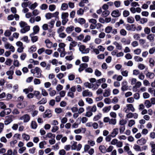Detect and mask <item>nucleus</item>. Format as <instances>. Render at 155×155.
I'll list each match as a JSON object with an SVG mask.
<instances>
[{"label": "nucleus", "mask_w": 155, "mask_h": 155, "mask_svg": "<svg viewBox=\"0 0 155 155\" xmlns=\"http://www.w3.org/2000/svg\"><path fill=\"white\" fill-rule=\"evenodd\" d=\"M31 72L36 78H40L41 76L42 71L41 68L38 67H36L34 69L31 70Z\"/></svg>", "instance_id": "1"}, {"label": "nucleus", "mask_w": 155, "mask_h": 155, "mask_svg": "<svg viewBox=\"0 0 155 155\" xmlns=\"http://www.w3.org/2000/svg\"><path fill=\"white\" fill-rule=\"evenodd\" d=\"M84 85L86 87L92 89L93 91H95L98 88L99 84H93L88 82H85L84 84Z\"/></svg>", "instance_id": "2"}, {"label": "nucleus", "mask_w": 155, "mask_h": 155, "mask_svg": "<svg viewBox=\"0 0 155 155\" xmlns=\"http://www.w3.org/2000/svg\"><path fill=\"white\" fill-rule=\"evenodd\" d=\"M123 110L125 112L128 113L130 111L132 112H134L135 109L132 104H129L126 105V107L124 108Z\"/></svg>", "instance_id": "3"}, {"label": "nucleus", "mask_w": 155, "mask_h": 155, "mask_svg": "<svg viewBox=\"0 0 155 155\" xmlns=\"http://www.w3.org/2000/svg\"><path fill=\"white\" fill-rule=\"evenodd\" d=\"M79 50L82 54H87L89 52V49L86 48L85 46L84 45H81L79 46Z\"/></svg>", "instance_id": "4"}, {"label": "nucleus", "mask_w": 155, "mask_h": 155, "mask_svg": "<svg viewBox=\"0 0 155 155\" xmlns=\"http://www.w3.org/2000/svg\"><path fill=\"white\" fill-rule=\"evenodd\" d=\"M30 119V117L29 115L28 114H25L21 117H20L19 120H23L24 123H27L28 122Z\"/></svg>", "instance_id": "5"}, {"label": "nucleus", "mask_w": 155, "mask_h": 155, "mask_svg": "<svg viewBox=\"0 0 155 155\" xmlns=\"http://www.w3.org/2000/svg\"><path fill=\"white\" fill-rule=\"evenodd\" d=\"M82 95L83 97L92 96V92L89 91L88 90H85L82 92Z\"/></svg>", "instance_id": "6"}, {"label": "nucleus", "mask_w": 155, "mask_h": 155, "mask_svg": "<svg viewBox=\"0 0 155 155\" xmlns=\"http://www.w3.org/2000/svg\"><path fill=\"white\" fill-rule=\"evenodd\" d=\"M66 45L64 43H60L58 45L59 48L57 49V51L59 52H61L65 51V47Z\"/></svg>", "instance_id": "7"}, {"label": "nucleus", "mask_w": 155, "mask_h": 155, "mask_svg": "<svg viewBox=\"0 0 155 155\" xmlns=\"http://www.w3.org/2000/svg\"><path fill=\"white\" fill-rule=\"evenodd\" d=\"M147 140L144 137H142L140 139L138 140L137 143L139 145L142 146L144 145L147 142Z\"/></svg>", "instance_id": "8"}, {"label": "nucleus", "mask_w": 155, "mask_h": 155, "mask_svg": "<svg viewBox=\"0 0 155 155\" xmlns=\"http://www.w3.org/2000/svg\"><path fill=\"white\" fill-rule=\"evenodd\" d=\"M155 35L151 33L148 35L147 36V38L149 40L150 42H153L155 39Z\"/></svg>", "instance_id": "9"}, {"label": "nucleus", "mask_w": 155, "mask_h": 155, "mask_svg": "<svg viewBox=\"0 0 155 155\" xmlns=\"http://www.w3.org/2000/svg\"><path fill=\"white\" fill-rule=\"evenodd\" d=\"M127 81L125 80L123 81L122 82V86L121 89L123 91H124L128 89V86H127Z\"/></svg>", "instance_id": "10"}, {"label": "nucleus", "mask_w": 155, "mask_h": 155, "mask_svg": "<svg viewBox=\"0 0 155 155\" xmlns=\"http://www.w3.org/2000/svg\"><path fill=\"white\" fill-rule=\"evenodd\" d=\"M22 28L20 30V32L22 33H25L28 31L30 29L29 26L27 25L25 27H21Z\"/></svg>", "instance_id": "11"}, {"label": "nucleus", "mask_w": 155, "mask_h": 155, "mask_svg": "<svg viewBox=\"0 0 155 155\" xmlns=\"http://www.w3.org/2000/svg\"><path fill=\"white\" fill-rule=\"evenodd\" d=\"M119 133V129L117 128H115L113 129L111 133V135L112 136V137L114 138Z\"/></svg>", "instance_id": "12"}, {"label": "nucleus", "mask_w": 155, "mask_h": 155, "mask_svg": "<svg viewBox=\"0 0 155 155\" xmlns=\"http://www.w3.org/2000/svg\"><path fill=\"white\" fill-rule=\"evenodd\" d=\"M52 116L51 111L49 110H47L43 115V117L44 118H49Z\"/></svg>", "instance_id": "13"}, {"label": "nucleus", "mask_w": 155, "mask_h": 155, "mask_svg": "<svg viewBox=\"0 0 155 155\" xmlns=\"http://www.w3.org/2000/svg\"><path fill=\"white\" fill-rule=\"evenodd\" d=\"M88 66V64L87 63H82L80 64V67L78 69V71L79 72L82 71L84 69L87 68Z\"/></svg>", "instance_id": "14"}, {"label": "nucleus", "mask_w": 155, "mask_h": 155, "mask_svg": "<svg viewBox=\"0 0 155 155\" xmlns=\"http://www.w3.org/2000/svg\"><path fill=\"white\" fill-rule=\"evenodd\" d=\"M142 85V83L140 81H137L135 85L133 87V90L134 91H136L137 88H140Z\"/></svg>", "instance_id": "15"}, {"label": "nucleus", "mask_w": 155, "mask_h": 155, "mask_svg": "<svg viewBox=\"0 0 155 155\" xmlns=\"http://www.w3.org/2000/svg\"><path fill=\"white\" fill-rule=\"evenodd\" d=\"M13 120L11 116H8L6 117V120L4 121L5 124L6 125H8Z\"/></svg>", "instance_id": "16"}, {"label": "nucleus", "mask_w": 155, "mask_h": 155, "mask_svg": "<svg viewBox=\"0 0 155 155\" xmlns=\"http://www.w3.org/2000/svg\"><path fill=\"white\" fill-rule=\"evenodd\" d=\"M74 20L75 22H78L81 25L84 24L86 22L85 19L83 18H79L78 19L75 18Z\"/></svg>", "instance_id": "17"}, {"label": "nucleus", "mask_w": 155, "mask_h": 155, "mask_svg": "<svg viewBox=\"0 0 155 155\" xmlns=\"http://www.w3.org/2000/svg\"><path fill=\"white\" fill-rule=\"evenodd\" d=\"M45 42L47 48H50L52 47V43L48 39H46Z\"/></svg>", "instance_id": "18"}, {"label": "nucleus", "mask_w": 155, "mask_h": 155, "mask_svg": "<svg viewBox=\"0 0 155 155\" xmlns=\"http://www.w3.org/2000/svg\"><path fill=\"white\" fill-rule=\"evenodd\" d=\"M111 15L114 17H117L120 15V13L119 11L117 10L113 11L111 13Z\"/></svg>", "instance_id": "19"}, {"label": "nucleus", "mask_w": 155, "mask_h": 155, "mask_svg": "<svg viewBox=\"0 0 155 155\" xmlns=\"http://www.w3.org/2000/svg\"><path fill=\"white\" fill-rule=\"evenodd\" d=\"M74 29V27L71 25L68 27L66 28L65 31L68 34L71 33Z\"/></svg>", "instance_id": "20"}, {"label": "nucleus", "mask_w": 155, "mask_h": 155, "mask_svg": "<svg viewBox=\"0 0 155 155\" xmlns=\"http://www.w3.org/2000/svg\"><path fill=\"white\" fill-rule=\"evenodd\" d=\"M146 77L150 79H153L155 76V74L153 72H148L146 74Z\"/></svg>", "instance_id": "21"}, {"label": "nucleus", "mask_w": 155, "mask_h": 155, "mask_svg": "<svg viewBox=\"0 0 155 155\" xmlns=\"http://www.w3.org/2000/svg\"><path fill=\"white\" fill-rule=\"evenodd\" d=\"M35 34H31L30 36L31 38V41L33 42H35L37 41L38 40V37L37 36H33Z\"/></svg>", "instance_id": "22"}, {"label": "nucleus", "mask_w": 155, "mask_h": 155, "mask_svg": "<svg viewBox=\"0 0 155 155\" xmlns=\"http://www.w3.org/2000/svg\"><path fill=\"white\" fill-rule=\"evenodd\" d=\"M99 149L100 151L102 153L106 152V149L105 146L103 145H101L99 146Z\"/></svg>", "instance_id": "23"}, {"label": "nucleus", "mask_w": 155, "mask_h": 155, "mask_svg": "<svg viewBox=\"0 0 155 155\" xmlns=\"http://www.w3.org/2000/svg\"><path fill=\"white\" fill-rule=\"evenodd\" d=\"M111 107V106L104 107L102 109V111L104 113H107L110 110Z\"/></svg>", "instance_id": "24"}, {"label": "nucleus", "mask_w": 155, "mask_h": 155, "mask_svg": "<svg viewBox=\"0 0 155 155\" xmlns=\"http://www.w3.org/2000/svg\"><path fill=\"white\" fill-rule=\"evenodd\" d=\"M33 94L38 100L41 98V95L40 94V92L38 91H34Z\"/></svg>", "instance_id": "25"}, {"label": "nucleus", "mask_w": 155, "mask_h": 155, "mask_svg": "<svg viewBox=\"0 0 155 155\" xmlns=\"http://www.w3.org/2000/svg\"><path fill=\"white\" fill-rule=\"evenodd\" d=\"M33 32L31 34H36L39 31V28L38 25L34 26L33 28Z\"/></svg>", "instance_id": "26"}, {"label": "nucleus", "mask_w": 155, "mask_h": 155, "mask_svg": "<svg viewBox=\"0 0 155 155\" xmlns=\"http://www.w3.org/2000/svg\"><path fill=\"white\" fill-rule=\"evenodd\" d=\"M22 137L23 139L26 141H28L30 139V136L28 135L25 133L22 134Z\"/></svg>", "instance_id": "27"}, {"label": "nucleus", "mask_w": 155, "mask_h": 155, "mask_svg": "<svg viewBox=\"0 0 155 155\" xmlns=\"http://www.w3.org/2000/svg\"><path fill=\"white\" fill-rule=\"evenodd\" d=\"M110 94V90L109 89H107L104 90V92L103 94L104 97H107L109 96Z\"/></svg>", "instance_id": "28"}, {"label": "nucleus", "mask_w": 155, "mask_h": 155, "mask_svg": "<svg viewBox=\"0 0 155 155\" xmlns=\"http://www.w3.org/2000/svg\"><path fill=\"white\" fill-rule=\"evenodd\" d=\"M144 104L146 108H148L150 107L152 105L151 104V103H150V102L148 100H145L144 102Z\"/></svg>", "instance_id": "29"}, {"label": "nucleus", "mask_w": 155, "mask_h": 155, "mask_svg": "<svg viewBox=\"0 0 155 155\" xmlns=\"http://www.w3.org/2000/svg\"><path fill=\"white\" fill-rule=\"evenodd\" d=\"M113 44L116 47L117 49L118 50H121L122 48V46L121 45L116 41L114 42Z\"/></svg>", "instance_id": "30"}, {"label": "nucleus", "mask_w": 155, "mask_h": 155, "mask_svg": "<svg viewBox=\"0 0 155 155\" xmlns=\"http://www.w3.org/2000/svg\"><path fill=\"white\" fill-rule=\"evenodd\" d=\"M121 42L125 44L129 45L130 43V41L129 39H126L125 38H123L121 40Z\"/></svg>", "instance_id": "31"}, {"label": "nucleus", "mask_w": 155, "mask_h": 155, "mask_svg": "<svg viewBox=\"0 0 155 155\" xmlns=\"http://www.w3.org/2000/svg\"><path fill=\"white\" fill-rule=\"evenodd\" d=\"M47 102V99L46 98H42L41 101L37 103L38 105L44 104H45Z\"/></svg>", "instance_id": "32"}, {"label": "nucleus", "mask_w": 155, "mask_h": 155, "mask_svg": "<svg viewBox=\"0 0 155 155\" xmlns=\"http://www.w3.org/2000/svg\"><path fill=\"white\" fill-rule=\"evenodd\" d=\"M37 50V48L35 45L31 46L28 50V51L31 53L35 52Z\"/></svg>", "instance_id": "33"}, {"label": "nucleus", "mask_w": 155, "mask_h": 155, "mask_svg": "<svg viewBox=\"0 0 155 155\" xmlns=\"http://www.w3.org/2000/svg\"><path fill=\"white\" fill-rule=\"evenodd\" d=\"M134 27V25L132 24L130 25L129 24H127L125 26L126 29L128 31L131 30Z\"/></svg>", "instance_id": "34"}, {"label": "nucleus", "mask_w": 155, "mask_h": 155, "mask_svg": "<svg viewBox=\"0 0 155 155\" xmlns=\"http://www.w3.org/2000/svg\"><path fill=\"white\" fill-rule=\"evenodd\" d=\"M52 89L51 88H49L48 91L49 92V95L51 96H54L56 94V91L54 90H51Z\"/></svg>", "instance_id": "35"}, {"label": "nucleus", "mask_w": 155, "mask_h": 155, "mask_svg": "<svg viewBox=\"0 0 155 155\" xmlns=\"http://www.w3.org/2000/svg\"><path fill=\"white\" fill-rule=\"evenodd\" d=\"M133 148L135 151H137L140 152L142 150L141 147L139 145L135 144Z\"/></svg>", "instance_id": "36"}, {"label": "nucleus", "mask_w": 155, "mask_h": 155, "mask_svg": "<svg viewBox=\"0 0 155 155\" xmlns=\"http://www.w3.org/2000/svg\"><path fill=\"white\" fill-rule=\"evenodd\" d=\"M112 30V27L110 26H108L105 29V32L107 34L110 33Z\"/></svg>", "instance_id": "37"}, {"label": "nucleus", "mask_w": 155, "mask_h": 155, "mask_svg": "<svg viewBox=\"0 0 155 155\" xmlns=\"http://www.w3.org/2000/svg\"><path fill=\"white\" fill-rule=\"evenodd\" d=\"M64 29V27L63 26H61L59 27L57 30V32L58 34L63 32Z\"/></svg>", "instance_id": "38"}, {"label": "nucleus", "mask_w": 155, "mask_h": 155, "mask_svg": "<svg viewBox=\"0 0 155 155\" xmlns=\"http://www.w3.org/2000/svg\"><path fill=\"white\" fill-rule=\"evenodd\" d=\"M106 81V79L105 78H101L97 80L96 81V84H99L100 85L101 83L105 82Z\"/></svg>", "instance_id": "39"}, {"label": "nucleus", "mask_w": 155, "mask_h": 155, "mask_svg": "<svg viewBox=\"0 0 155 155\" xmlns=\"http://www.w3.org/2000/svg\"><path fill=\"white\" fill-rule=\"evenodd\" d=\"M134 59L137 62H141L143 60L142 58L139 56H134Z\"/></svg>", "instance_id": "40"}, {"label": "nucleus", "mask_w": 155, "mask_h": 155, "mask_svg": "<svg viewBox=\"0 0 155 155\" xmlns=\"http://www.w3.org/2000/svg\"><path fill=\"white\" fill-rule=\"evenodd\" d=\"M68 8V4L66 3H63L61 6V9L62 10H65Z\"/></svg>", "instance_id": "41"}, {"label": "nucleus", "mask_w": 155, "mask_h": 155, "mask_svg": "<svg viewBox=\"0 0 155 155\" xmlns=\"http://www.w3.org/2000/svg\"><path fill=\"white\" fill-rule=\"evenodd\" d=\"M31 127L32 129H36L37 127V124L36 122L35 121H32L31 123Z\"/></svg>", "instance_id": "42"}, {"label": "nucleus", "mask_w": 155, "mask_h": 155, "mask_svg": "<svg viewBox=\"0 0 155 155\" xmlns=\"http://www.w3.org/2000/svg\"><path fill=\"white\" fill-rule=\"evenodd\" d=\"M135 123L134 120H129L128 122V125L129 127H132Z\"/></svg>", "instance_id": "43"}, {"label": "nucleus", "mask_w": 155, "mask_h": 155, "mask_svg": "<svg viewBox=\"0 0 155 155\" xmlns=\"http://www.w3.org/2000/svg\"><path fill=\"white\" fill-rule=\"evenodd\" d=\"M77 142L76 141H73V143L71 146V149L72 150H76Z\"/></svg>", "instance_id": "44"}, {"label": "nucleus", "mask_w": 155, "mask_h": 155, "mask_svg": "<svg viewBox=\"0 0 155 155\" xmlns=\"http://www.w3.org/2000/svg\"><path fill=\"white\" fill-rule=\"evenodd\" d=\"M110 13V12L108 10H105L103 12L102 15L103 17H105L108 16Z\"/></svg>", "instance_id": "45"}, {"label": "nucleus", "mask_w": 155, "mask_h": 155, "mask_svg": "<svg viewBox=\"0 0 155 155\" xmlns=\"http://www.w3.org/2000/svg\"><path fill=\"white\" fill-rule=\"evenodd\" d=\"M31 3L29 2H23L21 4V6L22 8H27L29 4H30Z\"/></svg>", "instance_id": "46"}, {"label": "nucleus", "mask_w": 155, "mask_h": 155, "mask_svg": "<svg viewBox=\"0 0 155 155\" xmlns=\"http://www.w3.org/2000/svg\"><path fill=\"white\" fill-rule=\"evenodd\" d=\"M130 6L131 7H135L137 6H139L140 5L137 2L132 1L130 3Z\"/></svg>", "instance_id": "47"}, {"label": "nucleus", "mask_w": 155, "mask_h": 155, "mask_svg": "<svg viewBox=\"0 0 155 155\" xmlns=\"http://www.w3.org/2000/svg\"><path fill=\"white\" fill-rule=\"evenodd\" d=\"M120 34L122 36H125L127 34V32L124 29H121L120 31Z\"/></svg>", "instance_id": "48"}, {"label": "nucleus", "mask_w": 155, "mask_h": 155, "mask_svg": "<svg viewBox=\"0 0 155 155\" xmlns=\"http://www.w3.org/2000/svg\"><path fill=\"white\" fill-rule=\"evenodd\" d=\"M91 39V36L89 35H86L84 38L83 40V41L84 42L86 43L88 41H90Z\"/></svg>", "instance_id": "49"}, {"label": "nucleus", "mask_w": 155, "mask_h": 155, "mask_svg": "<svg viewBox=\"0 0 155 155\" xmlns=\"http://www.w3.org/2000/svg\"><path fill=\"white\" fill-rule=\"evenodd\" d=\"M12 61V60L11 59L8 58L5 61V64L6 65L10 66L11 65Z\"/></svg>", "instance_id": "50"}, {"label": "nucleus", "mask_w": 155, "mask_h": 155, "mask_svg": "<svg viewBox=\"0 0 155 155\" xmlns=\"http://www.w3.org/2000/svg\"><path fill=\"white\" fill-rule=\"evenodd\" d=\"M84 10L81 8H80L77 12L78 15H82L84 13Z\"/></svg>", "instance_id": "51"}, {"label": "nucleus", "mask_w": 155, "mask_h": 155, "mask_svg": "<svg viewBox=\"0 0 155 155\" xmlns=\"http://www.w3.org/2000/svg\"><path fill=\"white\" fill-rule=\"evenodd\" d=\"M101 114H99L95 116L93 120L95 121H97L99 120L101 117Z\"/></svg>", "instance_id": "52"}, {"label": "nucleus", "mask_w": 155, "mask_h": 155, "mask_svg": "<svg viewBox=\"0 0 155 155\" xmlns=\"http://www.w3.org/2000/svg\"><path fill=\"white\" fill-rule=\"evenodd\" d=\"M58 34V36L61 38H64L67 36L66 34L64 32L60 33Z\"/></svg>", "instance_id": "53"}, {"label": "nucleus", "mask_w": 155, "mask_h": 155, "mask_svg": "<svg viewBox=\"0 0 155 155\" xmlns=\"http://www.w3.org/2000/svg\"><path fill=\"white\" fill-rule=\"evenodd\" d=\"M69 14L68 12H62L61 13V18H67L68 17Z\"/></svg>", "instance_id": "54"}, {"label": "nucleus", "mask_w": 155, "mask_h": 155, "mask_svg": "<svg viewBox=\"0 0 155 155\" xmlns=\"http://www.w3.org/2000/svg\"><path fill=\"white\" fill-rule=\"evenodd\" d=\"M117 120L115 119H111L110 120L109 124H110L114 125L116 124Z\"/></svg>", "instance_id": "55"}, {"label": "nucleus", "mask_w": 155, "mask_h": 155, "mask_svg": "<svg viewBox=\"0 0 155 155\" xmlns=\"http://www.w3.org/2000/svg\"><path fill=\"white\" fill-rule=\"evenodd\" d=\"M144 32L146 34L148 35L150 34V29L148 27H146L144 28Z\"/></svg>", "instance_id": "56"}, {"label": "nucleus", "mask_w": 155, "mask_h": 155, "mask_svg": "<svg viewBox=\"0 0 155 155\" xmlns=\"http://www.w3.org/2000/svg\"><path fill=\"white\" fill-rule=\"evenodd\" d=\"M45 17L47 19H49L53 17L52 13H48L46 14Z\"/></svg>", "instance_id": "57"}, {"label": "nucleus", "mask_w": 155, "mask_h": 155, "mask_svg": "<svg viewBox=\"0 0 155 155\" xmlns=\"http://www.w3.org/2000/svg\"><path fill=\"white\" fill-rule=\"evenodd\" d=\"M38 5V3L35 2L34 3L32 4L29 7V8L33 10Z\"/></svg>", "instance_id": "58"}, {"label": "nucleus", "mask_w": 155, "mask_h": 155, "mask_svg": "<svg viewBox=\"0 0 155 155\" xmlns=\"http://www.w3.org/2000/svg\"><path fill=\"white\" fill-rule=\"evenodd\" d=\"M82 61L83 62H87L89 61V57L88 56H84L82 58Z\"/></svg>", "instance_id": "59"}, {"label": "nucleus", "mask_w": 155, "mask_h": 155, "mask_svg": "<svg viewBox=\"0 0 155 155\" xmlns=\"http://www.w3.org/2000/svg\"><path fill=\"white\" fill-rule=\"evenodd\" d=\"M82 137L80 135H76L75 136V140L77 141H80L82 139Z\"/></svg>", "instance_id": "60"}, {"label": "nucleus", "mask_w": 155, "mask_h": 155, "mask_svg": "<svg viewBox=\"0 0 155 155\" xmlns=\"http://www.w3.org/2000/svg\"><path fill=\"white\" fill-rule=\"evenodd\" d=\"M19 61L17 60H14V61L13 65L16 67H18L20 65Z\"/></svg>", "instance_id": "61"}, {"label": "nucleus", "mask_w": 155, "mask_h": 155, "mask_svg": "<svg viewBox=\"0 0 155 155\" xmlns=\"http://www.w3.org/2000/svg\"><path fill=\"white\" fill-rule=\"evenodd\" d=\"M150 65L151 66H153L155 63V60L153 58H150L149 60Z\"/></svg>", "instance_id": "62"}, {"label": "nucleus", "mask_w": 155, "mask_h": 155, "mask_svg": "<svg viewBox=\"0 0 155 155\" xmlns=\"http://www.w3.org/2000/svg\"><path fill=\"white\" fill-rule=\"evenodd\" d=\"M17 107L19 108H22L25 107V105L24 103H19L17 105Z\"/></svg>", "instance_id": "63"}, {"label": "nucleus", "mask_w": 155, "mask_h": 155, "mask_svg": "<svg viewBox=\"0 0 155 155\" xmlns=\"http://www.w3.org/2000/svg\"><path fill=\"white\" fill-rule=\"evenodd\" d=\"M77 45V42L74 41H73L71 42L69 44V46L74 48Z\"/></svg>", "instance_id": "64"}]
</instances>
